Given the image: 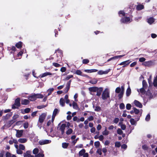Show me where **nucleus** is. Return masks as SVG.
Here are the masks:
<instances>
[{
	"mask_svg": "<svg viewBox=\"0 0 157 157\" xmlns=\"http://www.w3.org/2000/svg\"><path fill=\"white\" fill-rule=\"evenodd\" d=\"M98 71V70L95 69H93L90 70H85L84 71L88 73H91L92 72H96Z\"/></svg>",
	"mask_w": 157,
	"mask_h": 157,
	"instance_id": "nucleus-15",
	"label": "nucleus"
},
{
	"mask_svg": "<svg viewBox=\"0 0 157 157\" xmlns=\"http://www.w3.org/2000/svg\"><path fill=\"white\" fill-rule=\"evenodd\" d=\"M104 139V136L102 135H101L99 136V140L101 141H102V142H103V140Z\"/></svg>",
	"mask_w": 157,
	"mask_h": 157,
	"instance_id": "nucleus-49",
	"label": "nucleus"
},
{
	"mask_svg": "<svg viewBox=\"0 0 157 157\" xmlns=\"http://www.w3.org/2000/svg\"><path fill=\"white\" fill-rule=\"evenodd\" d=\"M117 133L118 134L121 135L123 133V132L121 129L118 128L117 130Z\"/></svg>",
	"mask_w": 157,
	"mask_h": 157,
	"instance_id": "nucleus-56",
	"label": "nucleus"
},
{
	"mask_svg": "<svg viewBox=\"0 0 157 157\" xmlns=\"http://www.w3.org/2000/svg\"><path fill=\"white\" fill-rule=\"evenodd\" d=\"M103 90V88H99L98 89V90H97V95L98 96H99L100 95L101 92Z\"/></svg>",
	"mask_w": 157,
	"mask_h": 157,
	"instance_id": "nucleus-27",
	"label": "nucleus"
},
{
	"mask_svg": "<svg viewBox=\"0 0 157 157\" xmlns=\"http://www.w3.org/2000/svg\"><path fill=\"white\" fill-rule=\"evenodd\" d=\"M142 84H143V87L144 88H146V87L147 86V83L146 82L144 81L143 80L142 82Z\"/></svg>",
	"mask_w": 157,
	"mask_h": 157,
	"instance_id": "nucleus-44",
	"label": "nucleus"
},
{
	"mask_svg": "<svg viewBox=\"0 0 157 157\" xmlns=\"http://www.w3.org/2000/svg\"><path fill=\"white\" fill-rule=\"evenodd\" d=\"M54 90V89L53 88H51L48 89L47 91L48 92V96L50 95Z\"/></svg>",
	"mask_w": 157,
	"mask_h": 157,
	"instance_id": "nucleus-32",
	"label": "nucleus"
},
{
	"mask_svg": "<svg viewBox=\"0 0 157 157\" xmlns=\"http://www.w3.org/2000/svg\"><path fill=\"white\" fill-rule=\"evenodd\" d=\"M66 125L65 124H62L60 127V129L61 132L62 134L63 135L64 132V130L66 127Z\"/></svg>",
	"mask_w": 157,
	"mask_h": 157,
	"instance_id": "nucleus-12",
	"label": "nucleus"
},
{
	"mask_svg": "<svg viewBox=\"0 0 157 157\" xmlns=\"http://www.w3.org/2000/svg\"><path fill=\"white\" fill-rule=\"evenodd\" d=\"M102 134L103 135H105V136H106L109 134V132L108 131H107L106 128H105V130L103 132Z\"/></svg>",
	"mask_w": 157,
	"mask_h": 157,
	"instance_id": "nucleus-39",
	"label": "nucleus"
},
{
	"mask_svg": "<svg viewBox=\"0 0 157 157\" xmlns=\"http://www.w3.org/2000/svg\"><path fill=\"white\" fill-rule=\"evenodd\" d=\"M130 62H131L129 61V60H126L121 63H120L119 65H123V67H124L127 65H128Z\"/></svg>",
	"mask_w": 157,
	"mask_h": 157,
	"instance_id": "nucleus-9",
	"label": "nucleus"
},
{
	"mask_svg": "<svg viewBox=\"0 0 157 157\" xmlns=\"http://www.w3.org/2000/svg\"><path fill=\"white\" fill-rule=\"evenodd\" d=\"M86 151L84 149H82L79 152V155L80 156H83V157H88V154L86 153Z\"/></svg>",
	"mask_w": 157,
	"mask_h": 157,
	"instance_id": "nucleus-3",
	"label": "nucleus"
},
{
	"mask_svg": "<svg viewBox=\"0 0 157 157\" xmlns=\"http://www.w3.org/2000/svg\"><path fill=\"white\" fill-rule=\"evenodd\" d=\"M100 145V143L98 141L95 142L94 143V145L96 148L98 147Z\"/></svg>",
	"mask_w": 157,
	"mask_h": 157,
	"instance_id": "nucleus-43",
	"label": "nucleus"
},
{
	"mask_svg": "<svg viewBox=\"0 0 157 157\" xmlns=\"http://www.w3.org/2000/svg\"><path fill=\"white\" fill-rule=\"evenodd\" d=\"M44 151L40 150V153L38 154L35 155V157H43L44 156V154H43Z\"/></svg>",
	"mask_w": 157,
	"mask_h": 157,
	"instance_id": "nucleus-16",
	"label": "nucleus"
},
{
	"mask_svg": "<svg viewBox=\"0 0 157 157\" xmlns=\"http://www.w3.org/2000/svg\"><path fill=\"white\" fill-rule=\"evenodd\" d=\"M153 84L154 86H157V75L154 78Z\"/></svg>",
	"mask_w": 157,
	"mask_h": 157,
	"instance_id": "nucleus-34",
	"label": "nucleus"
},
{
	"mask_svg": "<svg viewBox=\"0 0 157 157\" xmlns=\"http://www.w3.org/2000/svg\"><path fill=\"white\" fill-rule=\"evenodd\" d=\"M122 90L121 88L120 87H117L115 90V92L117 93H120Z\"/></svg>",
	"mask_w": 157,
	"mask_h": 157,
	"instance_id": "nucleus-33",
	"label": "nucleus"
},
{
	"mask_svg": "<svg viewBox=\"0 0 157 157\" xmlns=\"http://www.w3.org/2000/svg\"><path fill=\"white\" fill-rule=\"evenodd\" d=\"M150 119V116L149 114H148L146 116L145 118V120L146 121H148Z\"/></svg>",
	"mask_w": 157,
	"mask_h": 157,
	"instance_id": "nucleus-54",
	"label": "nucleus"
},
{
	"mask_svg": "<svg viewBox=\"0 0 157 157\" xmlns=\"http://www.w3.org/2000/svg\"><path fill=\"white\" fill-rule=\"evenodd\" d=\"M146 88H144L143 87V88H141L140 89V92L142 94H145V89Z\"/></svg>",
	"mask_w": 157,
	"mask_h": 157,
	"instance_id": "nucleus-45",
	"label": "nucleus"
},
{
	"mask_svg": "<svg viewBox=\"0 0 157 157\" xmlns=\"http://www.w3.org/2000/svg\"><path fill=\"white\" fill-rule=\"evenodd\" d=\"M154 21V19L152 17H150L147 19V22L150 24H152Z\"/></svg>",
	"mask_w": 157,
	"mask_h": 157,
	"instance_id": "nucleus-25",
	"label": "nucleus"
},
{
	"mask_svg": "<svg viewBox=\"0 0 157 157\" xmlns=\"http://www.w3.org/2000/svg\"><path fill=\"white\" fill-rule=\"evenodd\" d=\"M20 101L19 98H18L16 99L15 101L14 105L17 106H19L20 105Z\"/></svg>",
	"mask_w": 157,
	"mask_h": 157,
	"instance_id": "nucleus-18",
	"label": "nucleus"
},
{
	"mask_svg": "<svg viewBox=\"0 0 157 157\" xmlns=\"http://www.w3.org/2000/svg\"><path fill=\"white\" fill-rule=\"evenodd\" d=\"M94 110L97 111H100L101 110V108L99 106H96L94 109Z\"/></svg>",
	"mask_w": 157,
	"mask_h": 157,
	"instance_id": "nucleus-62",
	"label": "nucleus"
},
{
	"mask_svg": "<svg viewBox=\"0 0 157 157\" xmlns=\"http://www.w3.org/2000/svg\"><path fill=\"white\" fill-rule=\"evenodd\" d=\"M110 141L108 140H106L104 143V144L105 145H108L110 143Z\"/></svg>",
	"mask_w": 157,
	"mask_h": 157,
	"instance_id": "nucleus-64",
	"label": "nucleus"
},
{
	"mask_svg": "<svg viewBox=\"0 0 157 157\" xmlns=\"http://www.w3.org/2000/svg\"><path fill=\"white\" fill-rule=\"evenodd\" d=\"M46 115L47 113H43L40 115L39 117L38 122L41 124H42L44 121Z\"/></svg>",
	"mask_w": 157,
	"mask_h": 157,
	"instance_id": "nucleus-2",
	"label": "nucleus"
},
{
	"mask_svg": "<svg viewBox=\"0 0 157 157\" xmlns=\"http://www.w3.org/2000/svg\"><path fill=\"white\" fill-rule=\"evenodd\" d=\"M72 77H73V75H68L66 77V78H65V80H68Z\"/></svg>",
	"mask_w": 157,
	"mask_h": 157,
	"instance_id": "nucleus-52",
	"label": "nucleus"
},
{
	"mask_svg": "<svg viewBox=\"0 0 157 157\" xmlns=\"http://www.w3.org/2000/svg\"><path fill=\"white\" fill-rule=\"evenodd\" d=\"M27 140L26 138H20L18 140V141L21 143H24L26 142Z\"/></svg>",
	"mask_w": 157,
	"mask_h": 157,
	"instance_id": "nucleus-21",
	"label": "nucleus"
},
{
	"mask_svg": "<svg viewBox=\"0 0 157 157\" xmlns=\"http://www.w3.org/2000/svg\"><path fill=\"white\" fill-rule=\"evenodd\" d=\"M39 151V149L37 148H35L33 150V153L34 155H36L38 153Z\"/></svg>",
	"mask_w": 157,
	"mask_h": 157,
	"instance_id": "nucleus-37",
	"label": "nucleus"
},
{
	"mask_svg": "<svg viewBox=\"0 0 157 157\" xmlns=\"http://www.w3.org/2000/svg\"><path fill=\"white\" fill-rule=\"evenodd\" d=\"M146 65L148 66L151 65L153 64V62L151 61H149L145 63Z\"/></svg>",
	"mask_w": 157,
	"mask_h": 157,
	"instance_id": "nucleus-42",
	"label": "nucleus"
},
{
	"mask_svg": "<svg viewBox=\"0 0 157 157\" xmlns=\"http://www.w3.org/2000/svg\"><path fill=\"white\" fill-rule=\"evenodd\" d=\"M29 126V124L28 122L25 123L23 125V126L24 128H28Z\"/></svg>",
	"mask_w": 157,
	"mask_h": 157,
	"instance_id": "nucleus-59",
	"label": "nucleus"
},
{
	"mask_svg": "<svg viewBox=\"0 0 157 157\" xmlns=\"http://www.w3.org/2000/svg\"><path fill=\"white\" fill-rule=\"evenodd\" d=\"M109 97V89L108 88H106L102 94V98L103 100H105Z\"/></svg>",
	"mask_w": 157,
	"mask_h": 157,
	"instance_id": "nucleus-1",
	"label": "nucleus"
},
{
	"mask_svg": "<svg viewBox=\"0 0 157 157\" xmlns=\"http://www.w3.org/2000/svg\"><path fill=\"white\" fill-rule=\"evenodd\" d=\"M19 148L20 150H24L25 148V146L24 145L21 144H20Z\"/></svg>",
	"mask_w": 157,
	"mask_h": 157,
	"instance_id": "nucleus-47",
	"label": "nucleus"
},
{
	"mask_svg": "<svg viewBox=\"0 0 157 157\" xmlns=\"http://www.w3.org/2000/svg\"><path fill=\"white\" fill-rule=\"evenodd\" d=\"M29 99L30 101H34L36 99L35 94L29 96L28 98Z\"/></svg>",
	"mask_w": 157,
	"mask_h": 157,
	"instance_id": "nucleus-14",
	"label": "nucleus"
},
{
	"mask_svg": "<svg viewBox=\"0 0 157 157\" xmlns=\"http://www.w3.org/2000/svg\"><path fill=\"white\" fill-rule=\"evenodd\" d=\"M124 56V55H121V56H115V57H112L111 58L109 59H108V60L107 61H109L111 60L114 59H116L118 57H122L123 56Z\"/></svg>",
	"mask_w": 157,
	"mask_h": 157,
	"instance_id": "nucleus-29",
	"label": "nucleus"
},
{
	"mask_svg": "<svg viewBox=\"0 0 157 157\" xmlns=\"http://www.w3.org/2000/svg\"><path fill=\"white\" fill-rule=\"evenodd\" d=\"M97 153L99 155H101L102 154L101 149V148H98L97 149Z\"/></svg>",
	"mask_w": 157,
	"mask_h": 157,
	"instance_id": "nucleus-55",
	"label": "nucleus"
},
{
	"mask_svg": "<svg viewBox=\"0 0 157 157\" xmlns=\"http://www.w3.org/2000/svg\"><path fill=\"white\" fill-rule=\"evenodd\" d=\"M58 110L57 109H55L54 110L53 113L52 115V117L53 119V118L55 119V117L56 115V114L58 113Z\"/></svg>",
	"mask_w": 157,
	"mask_h": 157,
	"instance_id": "nucleus-20",
	"label": "nucleus"
},
{
	"mask_svg": "<svg viewBox=\"0 0 157 157\" xmlns=\"http://www.w3.org/2000/svg\"><path fill=\"white\" fill-rule=\"evenodd\" d=\"M121 145V143L120 142H116L115 143V146L116 147H119Z\"/></svg>",
	"mask_w": 157,
	"mask_h": 157,
	"instance_id": "nucleus-46",
	"label": "nucleus"
},
{
	"mask_svg": "<svg viewBox=\"0 0 157 157\" xmlns=\"http://www.w3.org/2000/svg\"><path fill=\"white\" fill-rule=\"evenodd\" d=\"M53 74H52L49 72H47L40 74L39 76V77L41 78H42L45 77L47 75H52Z\"/></svg>",
	"mask_w": 157,
	"mask_h": 157,
	"instance_id": "nucleus-8",
	"label": "nucleus"
},
{
	"mask_svg": "<svg viewBox=\"0 0 157 157\" xmlns=\"http://www.w3.org/2000/svg\"><path fill=\"white\" fill-rule=\"evenodd\" d=\"M98 89L96 87H90L89 88V90L90 92H96L98 90Z\"/></svg>",
	"mask_w": 157,
	"mask_h": 157,
	"instance_id": "nucleus-10",
	"label": "nucleus"
},
{
	"mask_svg": "<svg viewBox=\"0 0 157 157\" xmlns=\"http://www.w3.org/2000/svg\"><path fill=\"white\" fill-rule=\"evenodd\" d=\"M36 98L37 99V98H43L44 97V96L40 94H35Z\"/></svg>",
	"mask_w": 157,
	"mask_h": 157,
	"instance_id": "nucleus-28",
	"label": "nucleus"
},
{
	"mask_svg": "<svg viewBox=\"0 0 157 157\" xmlns=\"http://www.w3.org/2000/svg\"><path fill=\"white\" fill-rule=\"evenodd\" d=\"M52 64L53 66L56 67H59L60 66V65L57 63H54Z\"/></svg>",
	"mask_w": 157,
	"mask_h": 157,
	"instance_id": "nucleus-61",
	"label": "nucleus"
},
{
	"mask_svg": "<svg viewBox=\"0 0 157 157\" xmlns=\"http://www.w3.org/2000/svg\"><path fill=\"white\" fill-rule=\"evenodd\" d=\"M73 132V130L72 129L68 128L67 131H66V133L67 135H69L71 134Z\"/></svg>",
	"mask_w": 157,
	"mask_h": 157,
	"instance_id": "nucleus-36",
	"label": "nucleus"
},
{
	"mask_svg": "<svg viewBox=\"0 0 157 157\" xmlns=\"http://www.w3.org/2000/svg\"><path fill=\"white\" fill-rule=\"evenodd\" d=\"M89 61L88 59H84L82 60V63L84 64H86L88 63Z\"/></svg>",
	"mask_w": 157,
	"mask_h": 157,
	"instance_id": "nucleus-57",
	"label": "nucleus"
},
{
	"mask_svg": "<svg viewBox=\"0 0 157 157\" xmlns=\"http://www.w3.org/2000/svg\"><path fill=\"white\" fill-rule=\"evenodd\" d=\"M134 103L135 105L137 107L140 108H141L142 107V104L138 101L135 100L134 101Z\"/></svg>",
	"mask_w": 157,
	"mask_h": 157,
	"instance_id": "nucleus-7",
	"label": "nucleus"
},
{
	"mask_svg": "<svg viewBox=\"0 0 157 157\" xmlns=\"http://www.w3.org/2000/svg\"><path fill=\"white\" fill-rule=\"evenodd\" d=\"M109 71V70H107L105 71H103L102 70H100L98 71V74L99 75H102L103 74H107Z\"/></svg>",
	"mask_w": 157,
	"mask_h": 157,
	"instance_id": "nucleus-11",
	"label": "nucleus"
},
{
	"mask_svg": "<svg viewBox=\"0 0 157 157\" xmlns=\"http://www.w3.org/2000/svg\"><path fill=\"white\" fill-rule=\"evenodd\" d=\"M74 73L75 74L81 76L82 75V71L80 70H77Z\"/></svg>",
	"mask_w": 157,
	"mask_h": 157,
	"instance_id": "nucleus-31",
	"label": "nucleus"
},
{
	"mask_svg": "<svg viewBox=\"0 0 157 157\" xmlns=\"http://www.w3.org/2000/svg\"><path fill=\"white\" fill-rule=\"evenodd\" d=\"M121 127L123 130H124L126 128V126L124 124H121Z\"/></svg>",
	"mask_w": 157,
	"mask_h": 157,
	"instance_id": "nucleus-60",
	"label": "nucleus"
},
{
	"mask_svg": "<svg viewBox=\"0 0 157 157\" xmlns=\"http://www.w3.org/2000/svg\"><path fill=\"white\" fill-rule=\"evenodd\" d=\"M29 101L28 100L25 99L21 101V104L23 105H26L29 103Z\"/></svg>",
	"mask_w": 157,
	"mask_h": 157,
	"instance_id": "nucleus-23",
	"label": "nucleus"
},
{
	"mask_svg": "<svg viewBox=\"0 0 157 157\" xmlns=\"http://www.w3.org/2000/svg\"><path fill=\"white\" fill-rule=\"evenodd\" d=\"M144 8V6L142 5H139L137 6L136 9L138 10H140L143 9Z\"/></svg>",
	"mask_w": 157,
	"mask_h": 157,
	"instance_id": "nucleus-30",
	"label": "nucleus"
},
{
	"mask_svg": "<svg viewBox=\"0 0 157 157\" xmlns=\"http://www.w3.org/2000/svg\"><path fill=\"white\" fill-rule=\"evenodd\" d=\"M51 141L49 140H41L39 141V143L40 145H44L50 143Z\"/></svg>",
	"mask_w": 157,
	"mask_h": 157,
	"instance_id": "nucleus-4",
	"label": "nucleus"
},
{
	"mask_svg": "<svg viewBox=\"0 0 157 157\" xmlns=\"http://www.w3.org/2000/svg\"><path fill=\"white\" fill-rule=\"evenodd\" d=\"M54 118L53 119L52 117V120H49L47 123V125L48 126H49L51 124H53V121L54 120Z\"/></svg>",
	"mask_w": 157,
	"mask_h": 157,
	"instance_id": "nucleus-26",
	"label": "nucleus"
},
{
	"mask_svg": "<svg viewBox=\"0 0 157 157\" xmlns=\"http://www.w3.org/2000/svg\"><path fill=\"white\" fill-rule=\"evenodd\" d=\"M69 144L66 143H63L62 146L63 148H66L68 146Z\"/></svg>",
	"mask_w": 157,
	"mask_h": 157,
	"instance_id": "nucleus-41",
	"label": "nucleus"
},
{
	"mask_svg": "<svg viewBox=\"0 0 157 157\" xmlns=\"http://www.w3.org/2000/svg\"><path fill=\"white\" fill-rule=\"evenodd\" d=\"M131 105L130 104H128L126 106V109L128 110H130L131 108Z\"/></svg>",
	"mask_w": 157,
	"mask_h": 157,
	"instance_id": "nucleus-51",
	"label": "nucleus"
},
{
	"mask_svg": "<svg viewBox=\"0 0 157 157\" xmlns=\"http://www.w3.org/2000/svg\"><path fill=\"white\" fill-rule=\"evenodd\" d=\"M24 157H34L33 156L31 155L29 151H27L24 154Z\"/></svg>",
	"mask_w": 157,
	"mask_h": 157,
	"instance_id": "nucleus-17",
	"label": "nucleus"
},
{
	"mask_svg": "<svg viewBox=\"0 0 157 157\" xmlns=\"http://www.w3.org/2000/svg\"><path fill=\"white\" fill-rule=\"evenodd\" d=\"M60 105L62 107L65 106V101L63 98H61L59 101Z\"/></svg>",
	"mask_w": 157,
	"mask_h": 157,
	"instance_id": "nucleus-19",
	"label": "nucleus"
},
{
	"mask_svg": "<svg viewBox=\"0 0 157 157\" xmlns=\"http://www.w3.org/2000/svg\"><path fill=\"white\" fill-rule=\"evenodd\" d=\"M120 108L121 109H123L125 108V105L124 103H121L120 105Z\"/></svg>",
	"mask_w": 157,
	"mask_h": 157,
	"instance_id": "nucleus-53",
	"label": "nucleus"
},
{
	"mask_svg": "<svg viewBox=\"0 0 157 157\" xmlns=\"http://www.w3.org/2000/svg\"><path fill=\"white\" fill-rule=\"evenodd\" d=\"M30 111V109L29 108H27L25 109L24 111L25 113H28Z\"/></svg>",
	"mask_w": 157,
	"mask_h": 157,
	"instance_id": "nucleus-63",
	"label": "nucleus"
},
{
	"mask_svg": "<svg viewBox=\"0 0 157 157\" xmlns=\"http://www.w3.org/2000/svg\"><path fill=\"white\" fill-rule=\"evenodd\" d=\"M97 80L95 78L94 79H93L90 81L89 82L90 83L93 84H96L97 83Z\"/></svg>",
	"mask_w": 157,
	"mask_h": 157,
	"instance_id": "nucleus-38",
	"label": "nucleus"
},
{
	"mask_svg": "<svg viewBox=\"0 0 157 157\" xmlns=\"http://www.w3.org/2000/svg\"><path fill=\"white\" fill-rule=\"evenodd\" d=\"M131 90L130 89L129 86H128L126 92V94L127 96H129L131 94Z\"/></svg>",
	"mask_w": 157,
	"mask_h": 157,
	"instance_id": "nucleus-22",
	"label": "nucleus"
},
{
	"mask_svg": "<svg viewBox=\"0 0 157 157\" xmlns=\"http://www.w3.org/2000/svg\"><path fill=\"white\" fill-rule=\"evenodd\" d=\"M133 109L134 110V112L135 114H138L139 113L140 111L139 109H137L135 108H134Z\"/></svg>",
	"mask_w": 157,
	"mask_h": 157,
	"instance_id": "nucleus-50",
	"label": "nucleus"
},
{
	"mask_svg": "<svg viewBox=\"0 0 157 157\" xmlns=\"http://www.w3.org/2000/svg\"><path fill=\"white\" fill-rule=\"evenodd\" d=\"M121 21L124 23H127L131 21L130 18L129 17H124L121 20Z\"/></svg>",
	"mask_w": 157,
	"mask_h": 157,
	"instance_id": "nucleus-5",
	"label": "nucleus"
},
{
	"mask_svg": "<svg viewBox=\"0 0 157 157\" xmlns=\"http://www.w3.org/2000/svg\"><path fill=\"white\" fill-rule=\"evenodd\" d=\"M72 106L74 109H79V108L77 105V104L75 102L73 101V102Z\"/></svg>",
	"mask_w": 157,
	"mask_h": 157,
	"instance_id": "nucleus-24",
	"label": "nucleus"
},
{
	"mask_svg": "<svg viewBox=\"0 0 157 157\" xmlns=\"http://www.w3.org/2000/svg\"><path fill=\"white\" fill-rule=\"evenodd\" d=\"M22 42H19L16 44V46L17 48H21L22 47Z\"/></svg>",
	"mask_w": 157,
	"mask_h": 157,
	"instance_id": "nucleus-35",
	"label": "nucleus"
},
{
	"mask_svg": "<svg viewBox=\"0 0 157 157\" xmlns=\"http://www.w3.org/2000/svg\"><path fill=\"white\" fill-rule=\"evenodd\" d=\"M122 90L121 92L118 94V97H119V99H121L123 96L124 91V87L123 86H121Z\"/></svg>",
	"mask_w": 157,
	"mask_h": 157,
	"instance_id": "nucleus-13",
	"label": "nucleus"
},
{
	"mask_svg": "<svg viewBox=\"0 0 157 157\" xmlns=\"http://www.w3.org/2000/svg\"><path fill=\"white\" fill-rule=\"evenodd\" d=\"M118 13L120 16H124L125 14L124 12L123 11H120Z\"/></svg>",
	"mask_w": 157,
	"mask_h": 157,
	"instance_id": "nucleus-48",
	"label": "nucleus"
},
{
	"mask_svg": "<svg viewBox=\"0 0 157 157\" xmlns=\"http://www.w3.org/2000/svg\"><path fill=\"white\" fill-rule=\"evenodd\" d=\"M130 122L132 125H136V121L133 118H131L130 120Z\"/></svg>",
	"mask_w": 157,
	"mask_h": 157,
	"instance_id": "nucleus-40",
	"label": "nucleus"
},
{
	"mask_svg": "<svg viewBox=\"0 0 157 157\" xmlns=\"http://www.w3.org/2000/svg\"><path fill=\"white\" fill-rule=\"evenodd\" d=\"M24 52V50L23 51H21L20 52H19L17 55V56L18 57H19L20 56H21L23 54Z\"/></svg>",
	"mask_w": 157,
	"mask_h": 157,
	"instance_id": "nucleus-58",
	"label": "nucleus"
},
{
	"mask_svg": "<svg viewBox=\"0 0 157 157\" xmlns=\"http://www.w3.org/2000/svg\"><path fill=\"white\" fill-rule=\"evenodd\" d=\"M17 133L16 134V136L18 138H19L22 135L23 131L22 130H16Z\"/></svg>",
	"mask_w": 157,
	"mask_h": 157,
	"instance_id": "nucleus-6",
	"label": "nucleus"
}]
</instances>
